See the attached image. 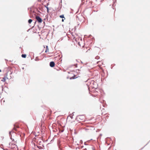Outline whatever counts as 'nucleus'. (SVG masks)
Listing matches in <instances>:
<instances>
[{
    "mask_svg": "<svg viewBox=\"0 0 150 150\" xmlns=\"http://www.w3.org/2000/svg\"><path fill=\"white\" fill-rule=\"evenodd\" d=\"M33 18H35V19H41L39 16H36L35 13L34 12L33 13Z\"/></svg>",
    "mask_w": 150,
    "mask_h": 150,
    "instance_id": "f257e3e1",
    "label": "nucleus"
},
{
    "mask_svg": "<svg viewBox=\"0 0 150 150\" xmlns=\"http://www.w3.org/2000/svg\"><path fill=\"white\" fill-rule=\"evenodd\" d=\"M7 76H8V73H7L5 75V77H3L2 79L1 80V81H3V82H5L6 80V78L8 79V78H7Z\"/></svg>",
    "mask_w": 150,
    "mask_h": 150,
    "instance_id": "f03ea898",
    "label": "nucleus"
},
{
    "mask_svg": "<svg viewBox=\"0 0 150 150\" xmlns=\"http://www.w3.org/2000/svg\"><path fill=\"white\" fill-rule=\"evenodd\" d=\"M50 66L51 67H53L55 66V63L54 62H51L50 64Z\"/></svg>",
    "mask_w": 150,
    "mask_h": 150,
    "instance_id": "7ed1b4c3",
    "label": "nucleus"
},
{
    "mask_svg": "<svg viewBox=\"0 0 150 150\" xmlns=\"http://www.w3.org/2000/svg\"><path fill=\"white\" fill-rule=\"evenodd\" d=\"M19 127V126L18 125H14V127L13 128V129H14L16 131V128H18Z\"/></svg>",
    "mask_w": 150,
    "mask_h": 150,
    "instance_id": "20e7f679",
    "label": "nucleus"
},
{
    "mask_svg": "<svg viewBox=\"0 0 150 150\" xmlns=\"http://www.w3.org/2000/svg\"><path fill=\"white\" fill-rule=\"evenodd\" d=\"M37 21L39 23H41L42 21V19H37Z\"/></svg>",
    "mask_w": 150,
    "mask_h": 150,
    "instance_id": "39448f33",
    "label": "nucleus"
},
{
    "mask_svg": "<svg viewBox=\"0 0 150 150\" xmlns=\"http://www.w3.org/2000/svg\"><path fill=\"white\" fill-rule=\"evenodd\" d=\"M49 51V49L48 48V47L47 46H46V49L45 51V52H48Z\"/></svg>",
    "mask_w": 150,
    "mask_h": 150,
    "instance_id": "423d86ee",
    "label": "nucleus"
},
{
    "mask_svg": "<svg viewBox=\"0 0 150 150\" xmlns=\"http://www.w3.org/2000/svg\"><path fill=\"white\" fill-rule=\"evenodd\" d=\"M21 56L23 58H25L26 56V55L25 54H23Z\"/></svg>",
    "mask_w": 150,
    "mask_h": 150,
    "instance_id": "0eeeda50",
    "label": "nucleus"
},
{
    "mask_svg": "<svg viewBox=\"0 0 150 150\" xmlns=\"http://www.w3.org/2000/svg\"><path fill=\"white\" fill-rule=\"evenodd\" d=\"M59 17L61 18H64V15H60L59 16Z\"/></svg>",
    "mask_w": 150,
    "mask_h": 150,
    "instance_id": "6e6552de",
    "label": "nucleus"
},
{
    "mask_svg": "<svg viewBox=\"0 0 150 150\" xmlns=\"http://www.w3.org/2000/svg\"><path fill=\"white\" fill-rule=\"evenodd\" d=\"M32 19H29L28 20V23H30L31 22H32Z\"/></svg>",
    "mask_w": 150,
    "mask_h": 150,
    "instance_id": "1a4fd4ad",
    "label": "nucleus"
},
{
    "mask_svg": "<svg viewBox=\"0 0 150 150\" xmlns=\"http://www.w3.org/2000/svg\"><path fill=\"white\" fill-rule=\"evenodd\" d=\"M45 7H46V8H47V11H48V7H47V6H45Z\"/></svg>",
    "mask_w": 150,
    "mask_h": 150,
    "instance_id": "9d476101",
    "label": "nucleus"
},
{
    "mask_svg": "<svg viewBox=\"0 0 150 150\" xmlns=\"http://www.w3.org/2000/svg\"><path fill=\"white\" fill-rule=\"evenodd\" d=\"M6 69V71H8V69L7 68Z\"/></svg>",
    "mask_w": 150,
    "mask_h": 150,
    "instance_id": "9b49d317",
    "label": "nucleus"
},
{
    "mask_svg": "<svg viewBox=\"0 0 150 150\" xmlns=\"http://www.w3.org/2000/svg\"><path fill=\"white\" fill-rule=\"evenodd\" d=\"M62 21L63 22L64 21V19H62Z\"/></svg>",
    "mask_w": 150,
    "mask_h": 150,
    "instance_id": "f8f14e48",
    "label": "nucleus"
},
{
    "mask_svg": "<svg viewBox=\"0 0 150 150\" xmlns=\"http://www.w3.org/2000/svg\"><path fill=\"white\" fill-rule=\"evenodd\" d=\"M72 78H73V79H75V77H74L73 78V77H72Z\"/></svg>",
    "mask_w": 150,
    "mask_h": 150,
    "instance_id": "ddd939ff",
    "label": "nucleus"
},
{
    "mask_svg": "<svg viewBox=\"0 0 150 150\" xmlns=\"http://www.w3.org/2000/svg\"><path fill=\"white\" fill-rule=\"evenodd\" d=\"M13 141H14V139H13V140H12Z\"/></svg>",
    "mask_w": 150,
    "mask_h": 150,
    "instance_id": "4468645a",
    "label": "nucleus"
},
{
    "mask_svg": "<svg viewBox=\"0 0 150 150\" xmlns=\"http://www.w3.org/2000/svg\"><path fill=\"white\" fill-rule=\"evenodd\" d=\"M97 58H98V57H96V58L97 59Z\"/></svg>",
    "mask_w": 150,
    "mask_h": 150,
    "instance_id": "2eb2a0df",
    "label": "nucleus"
},
{
    "mask_svg": "<svg viewBox=\"0 0 150 150\" xmlns=\"http://www.w3.org/2000/svg\"><path fill=\"white\" fill-rule=\"evenodd\" d=\"M1 69H0V72H1Z\"/></svg>",
    "mask_w": 150,
    "mask_h": 150,
    "instance_id": "dca6fc26",
    "label": "nucleus"
},
{
    "mask_svg": "<svg viewBox=\"0 0 150 150\" xmlns=\"http://www.w3.org/2000/svg\"><path fill=\"white\" fill-rule=\"evenodd\" d=\"M11 139H12V138L11 137Z\"/></svg>",
    "mask_w": 150,
    "mask_h": 150,
    "instance_id": "f3484780",
    "label": "nucleus"
},
{
    "mask_svg": "<svg viewBox=\"0 0 150 150\" xmlns=\"http://www.w3.org/2000/svg\"><path fill=\"white\" fill-rule=\"evenodd\" d=\"M103 114V113H102V115Z\"/></svg>",
    "mask_w": 150,
    "mask_h": 150,
    "instance_id": "a211bd4d",
    "label": "nucleus"
},
{
    "mask_svg": "<svg viewBox=\"0 0 150 150\" xmlns=\"http://www.w3.org/2000/svg\"><path fill=\"white\" fill-rule=\"evenodd\" d=\"M93 150H95V149H93Z\"/></svg>",
    "mask_w": 150,
    "mask_h": 150,
    "instance_id": "6ab92c4d",
    "label": "nucleus"
}]
</instances>
